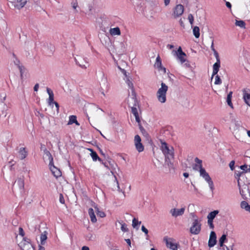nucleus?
I'll return each mask as SVG.
<instances>
[{"instance_id":"15","label":"nucleus","mask_w":250,"mask_h":250,"mask_svg":"<svg viewBox=\"0 0 250 250\" xmlns=\"http://www.w3.org/2000/svg\"><path fill=\"white\" fill-rule=\"evenodd\" d=\"M75 61L77 64L83 69H86L88 66V63L86 60L82 57H79L75 58Z\"/></svg>"},{"instance_id":"44","label":"nucleus","mask_w":250,"mask_h":250,"mask_svg":"<svg viewBox=\"0 0 250 250\" xmlns=\"http://www.w3.org/2000/svg\"><path fill=\"white\" fill-rule=\"evenodd\" d=\"M137 225H138V221L134 218L132 220V226L135 228Z\"/></svg>"},{"instance_id":"33","label":"nucleus","mask_w":250,"mask_h":250,"mask_svg":"<svg viewBox=\"0 0 250 250\" xmlns=\"http://www.w3.org/2000/svg\"><path fill=\"white\" fill-rule=\"evenodd\" d=\"M211 49L212 50V51L213 52L214 55L216 59V61L220 60L219 54L214 47V43H213V40H211Z\"/></svg>"},{"instance_id":"14","label":"nucleus","mask_w":250,"mask_h":250,"mask_svg":"<svg viewBox=\"0 0 250 250\" xmlns=\"http://www.w3.org/2000/svg\"><path fill=\"white\" fill-rule=\"evenodd\" d=\"M184 6L182 4H178L174 8L173 16L175 18L181 16L184 12Z\"/></svg>"},{"instance_id":"12","label":"nucleus","mask_w":250,"mask_h":250,"mask_svg":"<svg viewBox=\"0 0 250 250\" xmlns=\"http://www.w3.org/2000/svg\"><path fill=\"white\" fill-rule=\"evenodd\" d=\"M173 160L174 158H169L168 157L165 158V164L164 165V167L166 168H167L169 172L174 171V170Z\"/></svg>"},{"instance_id":"31","label":"nucleus","mask_w":250,"mask_h":250,"mask_svg":"<svg viewBox=\"0 0 250 250\" xmlns=\"http://www.w3.org/2000/svg\"><path fill=\"white\" fill-rule=\"evenodd\" d=\"M240 206L242 208L245 209L246 211L250 212V205L246 201H242Z\"/></svg>"},{"instance_id":"40","label":"nucleus","mask_w":250,"mask_h":250,"mask_svg":"<svg viewBox=\"0 0 250 250\" xmlns=\"http://www.w3.org/2000/svg\"><path fill=\"white\" fill-rule=\"evenodd\" d=\"M188 19L191 25H192L194 21V18L191 14H190L188 16Z\"/></svg>"},{"instance_id":"20","label":"nucleus","mask_w":250,"mask_h":250,"mask_svg":"<svg viewBox=\"0 0 250 250\" xmlns=\"http://www.w3.org/2000/svg\"><path fill=\"white\" fill-rule=\"evenodd\" d=\"M46 91L49 95L48 103L49 105H51L55 102L54 101V93L52 90L48 87H47Z\"/></svg>"},{"instance_id":"16","label":"nucleus","mask_w":250,"mask_h":250,"mask_svg":"<svg viewBox=\"0 0 250 250\" xmlns=\"http://www.w3.org/2000/svg\"><path fill=\"white\" fill-rule=\"evenodd\" d=\"M216 235L214 231H212L210 232L209 240L208 242V246L209 248L213 247L216 244Z\"/></svg>"},{"instance_id":"56","label":"nucleus","mask_w":250,"mask_h":250,"mask_svg":"<svg viewBox=\"0 0 250 250\" xmlns=\"http://www.w3.org/2000/svg\"><path fill=\"white\" fill-rule=\"evenodd\" d=\"M39 87V84L36 83L34 87V90L35 91H37L38 90Z\"/></svg>"},{"instance_id":"8","label":"nucleus","mask_w":250,"mask_h":250,"mask_svg":"<svg viewBox=\"0 0 250 250\" xmlns=\"http://www.w3.org/2000/svg\"><path fill=\"white\" fill-rule=\"evenodd\" d=\"M131 101L134 103L133 104V106H131L130 103L128 104L129 106L131 108V112L134 115L136 119V121L138 123H140L141 122L140 117L139 116V114L138 113V110L137 108L135 107L136 106L137 101L135 97H132L131 98Z\"/></svg>"},{"instance_id":"42","label":"nucleus","mask_w":250,"mask_h":250,"mask_svg":"<svg viewBox=\"0 0 250 250\" xmlns=\"http://www.w3.org/2000/svg\"><path fill=\"white\" fill-rule=\"evenodd\" d=\"M138 125L139 126V129L141 131V132L142 133V134H143L144 135H145L146 134V132L145 130V129H144V128L141 125V122L140 123H138Z\"/></svg>"},{"instance_id":"30","label":"nucleus","mask_w":250,"mask_h":250,"mask_svg":"<svg viewBox=\"0 0 250 250\" xmlns=\"http://www.w3.org/2000/svg\"><path fill=\"white\" fill-rule=\"evenodd\" d=\"M219 213V211L218 210H215L213 211L210 212L208 213L207 216L208 219L212 220L214 219L217 214Z\"/></svg>"},{"instance_id":"13","label":"nucleus","mask_w":250,"mask_h":250,"mask_svg":"<svg viewBox=\"0 0 250 250\" xmlns=\"http://www.w3.org/2000/svg\"><path fill=\"white\" fill-rule=\"evenodd\" d=\"M185 211V208H182L180 209L174 208L170 209V213L173 217H177L179 216H182L183 215Z\"/></svg>"},{"instance_id":"24","label":"nucleus","mask_w":250,"mask_h":250,"mask_svg":"<svg viewBox=\"0 0 250 250\" xmlns=\"http://www.w3.org/2000/svg\"><path fill=\"white\" fill-rule=\"evenodd\" d=\"M20 158L21 160L25 159L27 155V151L25 147H21L19 151Z\"/></svg>"},{"instance_id":"6","label":"nucleus","mask_w":250,"mask_h":250,"mask_svg":"<svg viewBox=\"0 0 250 250\" xmlns=\"http://www.w3.org/2000/svg\"><path fill=\"white\" fill-rule=\"evenodd\" d=\"M247 172L246 171H237L235 172V178L237 180L238 186L239 188L240 193L241 195L243 197L244 196V192L243 189L240 188L241 182H242L243 180L246 178L245 173Z\"/></svg>"},{"instance_id":"4","label":"nucleus","mask_w":250,"mask_h":250,"mask_svg":"<svg viewBox=\"0 0 250 250\" xmlns=\"http://www.w3.org/2000/svg\"><path fill=\"white\" fill-rule=\"evenodd\" d=\"M201 220H193L191 226L189 229V232L194 235L199 234L201 231Z\"/></svg>"},{"instance_id":"1","label":"nucleus","mask_w":250,"mask_h":250,"mask_svg":"<svg viewBox=\"0 0 250 250\" xmlns=\"http://www.w3.org/2000/svg\"><path fill=\"white\" fill-rule=\"evenodd\" d=\"M195 162L199 164L200 175L208 183V186L211 191L214 190L213 182L210 177L209 174L206 172L205 168L202 167V161L197 157L195 159Z\"/></svg>"},{"instance_id":"63","label":"nucleus","mask_w":250,"mask_h":250,"mask_svg":"<svg viewBox=\"0 0 250 250\" xmlns=\"http://www.w3.org/2000/svg\"><path fill=\"white\" fill-rule=\"evenodd\" d=\"M167 47L168 48L170 49H171L173 48H174V46L173 45H172V44H167Z\"/></svg>"},{"instance_id":"39","label":"nucleus","mask_w":250,"mask_h":250,"mask_svg":"<svg viewBox=\"0 0 250 250\" xmlns=\"http://www.w3.org/2000/svg\"><path fill=\"white\" fill-rule=\"evenodd\" d=\"M121 230L124 232H127L128 229L127 228V226L125 223L122 224Z\"/></svg>"},{"instance_id":"59","label":"nucleus","mask_w":250,"mask_h":250,"mask_svg":"<svg viewBox=\"0 0 250 250\" xmlns=\"http://www.w3.org/2000/svg\"><path fill=\"white\" fill-rule=\"evenodd\" d=\"M53 104L55 105V106H56V107L57 108V110L58 111L59 109V104L57 102H54Z\"/></svg>"},{"instance_id":"18","label":"nucleus","mask_w":250,"mask_h":250,"mask_svg":"<svg viewBox=\"0 0 250 250\" xmlns=\"http://www.w3.org/2000/svg\"><path fill=\"white\" fill-rule=\"evenodd\" d=\"M243 98L246 103L250 106V90L244 89L243 90Z\"/></svg>"},{"instance_id":"47","label":"nucleus","mask_w":250,"mask_h":250,"mask_svg":"<svg viewBox=\"0 0 250 250\" xmlns=\"http://www.w3.org/2000/svg\"><path fill=\"white\" fill-rule=\"evenodd\" d=\"M19 234L20 235H21L22 239L23 238H24L23 236L24 235V232L23 229L21 227L19 228Z\"/></svg>"},{"instance_id":"62","label":"nucleus","mask_w":250,"mask_h":250,"mask_svg":"<svg viewBox=\"0 0 250 250\" xmlns=\"http://www.w3.org/2000/svg\"><path fill=\"white\" fill-rule=\"evenodd\" d=\"M223 250H232V248L231 247L229 248L225 246V248H223Z\"/></svg>"},{"instance_id":"27","label":"nucleus","mask_w":250,"mask_h":250,"mask_svg":"<svg viewBox=\"0 0 250 250\" xmlns=\"http://www.w3.org/2000/svg\"><path fill=\"white\" fill-rule=\"evenodd\" d=\"M88 214L90 216L91 221L93 223H96L97 222V219L93 208H89Z\"/></svg>"},{"instance_id":"38","label":"nucleus","mask_w":250,"mask_h":250,"mask_svg":"<svg viewBox=\"0 0 250 250\" xmlns=\"http://www.w3.org/2000/svg\"><path fill=\"white\" fill-rule=\"evenodd\" d=\"M222 83L221 79L218 75L215 76V81L214 82L215 84H220Z\"/></svg>"},{"instance_id":"29","label":"nucleus","mask_w":250,"mask_h":250,"mask_svg":"<svg viewBox=\"0 0 250 250\" xmlns=\"http://www.w3.org/2000/svg\"><path fill=\"white\" fill-rule=\"evenodd\" d=\"M110 33L111 35H121V31L119 27H115L113 28H111L110 30Z\"/></svg>"},{"instance_id":"61","label":"nucleus","mask_w":250,"mask_h":250,"mask_svg":"<svg viewBox=\"0 0 250 250\" xmlns=\"http://www.w3.org/2000/svg\"><path fill=\"white\" fill-rule=\"evenodd\" d=\"M125 241L129 246H131V241L129 239H126Z\"/></svg>"},{"instance_id":"58","label":"nucleus","mask_w":250,"mask_h":250,"mask_svg":"<svg viewBox=\"0 0 250 250\" xmlns=\"http://www.w3.org/2000/svg\"><path fill=\"white\" fill-rule=\"evenodd\" d=\"M170 0H164L165 5L167 6L170 3Z\"/></svg>"},{"instance_id":"28","label":"nucleus","mask_w":250,"mask_h":250,"mask_svg":"<svg viewBox=\"0 0 250 250\" xmlns=\"http://www.w3.org/2000/svg\"><path fill=\"white\" fill-rule=\"evenodd\" d=\"M88 150L91 152L90 156H91L94 161H96L97 160H98L99 161H101V159L98 156L95 151H93L91 148H88Z\"/></svg>"},{"instance_id":"11","label":"nucleus","mask_w":250,"mask_h":250,"mask_svg":"<svg viewBox=\"0 0 250 250\" xmlns=\"http://www.w3.org/2000/svg\"><path fill=\"white\" fill-rule=\"evenodd\" d=\"M172 53L174 55H176L178 59L182 63L186 61L184 57L186 56V54L182 51L181 47L180 46L177 51L173 50Z\"/></svg>"},{"instance_id":"48","label":"nucleus","mask_w":250,"mask_h":250,"mask_svg":"<svg viewBox=\"0 0 250 250\" xmlns=\"http://www.w3.org/2000/svg\"><path fill=\"white\" fill-rule=\"evenodd\" d=\"M141 229L142 230V231H143L146 235L147 236H148V230L145 228V227L144 226H142V228H141Z\"/></svg>"},{"instance_id":"2","label":"nucleus","mask_w":250,"mask_h":250,"mask_svg":"<svg viewBox=\"0 0 250 250\" xmlns=\"http://www.w3.org/2000/svg\"><path fill=\"white\" fill-rule=\"evenodd\" d=\"M161 87L157 92V97L158 101L161 103L166 101V93L168 90V86L163 82L161 84Z\"/></svg>"},{"instance_id":"36","label":"nucleus","mask_w":250,"mask_h":250,"mask_svg":"<svg viewBox=\"0 0 250 250\" xmlns=\"http://www.w3.org/2000/svg\"><path fill=\"white\" fill-rule=\"evenodd\" d=\"M235 25L239 26L242 28H246V27H245L246 23L243 21H242V20H240V21L236 20Z\"/></svg>"},{"instance_id":"54","label":"nucleus","mask_w":250,"mask_h":250,"mask_svg":"<svg viewBox=\"0 0 250 250\" xmlns=\"http://www.w3.org/2000/svg\"><path fill=\"white\" fill-rule=\"evenodd\" d=\"M193 168L195 170H198V169H199V164L196 163V164H195V165L193 166Z\"/></svg>"},{"instance_id":"10","label":"nucleus","mask_w":250,"mask_h":250,"mask_svg":"<svg viewBox=\"0 0 250 250\" xmlns=\"http://www.w3.org/2000/svg\"><path fill=\"white\" fill-rule=\"evenodd\" d=\"M134 144L136 149L139 152H142L144 149V147L141 143V139L139 135H136L134 137Z\"/></svg>"},{"instance_id":"3","label":"nucleus","mask_w":250,"mask_h":250,"mask_svg":"<svg viewBox=\"0 0 250 250\" xmlns=\"http://www.w3.org/2000/svg\"><path fill=\"white\" fill-rule=\"evenodd\" d=\"M161 149L165 155V158H174V148L173 147L169 148L166 143H162Z\"/></svg>"},{"instance_id":"45","label":"nucleus","mask_w":250,"mask_h":250,"mask_svg":"<svg viewBox=\"0 0 250 250\" xmlns=\"http://www.w3.org/2000/svg\"><path fill=\"white\" fill-rule=\"evenodd\" d=\"M235 161L234 160L231 161L229 164V167L231 170L234 169Z\"/></svg>"},{"instance_id":"53","label":"nucleus","mask_w":250,"mask_h":250,"mask_svg":"<svg viewBox=\"0 0 250 250\" xmlns=\"http://www.w3.org/2000/svg\"><path fill=\"white\" fill-rule=\"evenodd\" d=\"M114 177H115V182H116V184L117 185L118 190L120 191V188L119 187V184L118 181H117V178L115 175H114Z\"/></svg>"},{"instance_id":"19","label":"nucleus","mask_w":250,"mask_h":250,"mask_svg":"<svg viewBox=\"0 0 250 250\" xmlns=\"http://www.w3.org/2000/svg\"><path fill=\"white\" fill-rule=\"evenodd\" d=\"M43 153L44 155L43 156V158L44 161L47 159L49 162V164H52L53 162V158L50 152L48 150H46L44 151Z\"/></svg>"},{"instance_id":"55","label":"nucleus","mask_w":250,"mask_h":250,"mask_svg":"<svg viewBox=\"0 0 250 250\" xmlns=\"http://www.w3.org/2000/svg\"><path fill=\"white\" fill-rule=\"evenodd\" d=\"M72 7L74 9H76L78 7V3L76 2H74L72 3Z\"/></svg>"},{"instance_id":"26","label":"nucleus","mask_w":250,"mask_h":250,"mask_svg":"<svg viewBox=\"0 0 250 250\" xmlns=\"http://www.w3.org/2000/svg\"><path fill=\"white\" fill-rule=\"evenodd\" d=\"M125 81H126V82L129 88H130L131 90L132 95L133 96V97H135L136 94H135V90L134 89L133 83H132L131 81H130L128 77L126 78Z\"/></svg>"},{"instance_id":"34","label":"nucleus","mask_w":250,"mask_h":250,"mask_svg":"<svg viewBox=\"0 0 250 250\" xmlns=\"http://www.w3.org/2000/svg\"><path fill=\"white\" fill-rule=\"evenodd\" d=\"M40 239L41 245H43L45 243L46 240L47 239V232L46 231H44L43 233L41 234Z\"/></svg>"},{"instance_id":"32","label":"nucleus","mask_w":250,"mask_h":250,"mask_svg":"<svg viewBox=\"0 0 250 250\" xmlns=\"http://www.w3.org/2000/svg\"><path fill=\"white\" fill-rule=\"evenodd\" d=\"M232 95V92L230 91L228 94L227 98V102L228 103V104L231 108H233V104H232V103L231 102Z\"/></svg>"},{"instance_id":"37","label":"nucleus","mask_w":250,"mask_h":250,"mask_svg":"<svg viewBox=\"0 0 250 250\" xmlns=\"http://www.w3.org/2000/svg\"><path fill=\"white\" fill-rule=\"evenodd\" d=\"M77 117L75 115H71L69 117V121L67 125H72V124L76 122Z\"/></svg>"},{"instance_id":"5","label":"nucleus","mask_w":250,"mask_h":250,"mask_svg":"<svg viewBox=\"0 0 250 250\" xmlns=\"http://www.w3.org/2000/svg\"><path fill=\"white\" fill-rule=\"evenodd\" d=\"M19 246L22 250H35V249L30 242V240L26 238H23L22 241L18 244Z\"/></svg>"},{"instance_id":"23","label":"nucleus","mask_w":250,"mask_h":250,"mask_svg":"<svg viewBox=\"0 0 250 250\" xmlns=\"http://www.w3.org/2000/svg\"><path fill=\"white\" fill-rule=\"evenodd\" d=\"M7 106L3 102L0 104V116L6 117L7 115Z\"/></svg>"},{"instance_id":"41","label":"nucleus","mask_w":250,"mask_h":250,"mask_svg":"<svg viewBox=\"0 0 250 250\" xmlns=\"http://www.w3.org/2000/svg\"><path fill=\"white\" fill-rule=\"evenodd\" d=\"M227 240V235L226 234H223L219 240V242H224Z\"/></svg>"},{"instance_id":"25","label":"nucleus","mask_w":250,"mask_h":250,"mask_svg":"<svg viewBox=\"0 0 250 250\" xmlns=\"http://www.w3.org/2000/svg\"><path fill=\"white\" fill-rule=\"evenodd\" d=\"M154 66L159 68V69L164 70L165 71H166V68L162 66L161 58L159 55L156 58V62L155 63Z\"/></svg>"},{"instance_id":"46","label":"nucleus","mask_w":250,"mask_h":250,"mask_svg":"<svg viewBox=\"0 0 250 250\" xmlns=\"http://www.w3.org/2000/svg\"><path fill=\"white\" fill-rule=\"evenodd\" d=\"M59 200L62 204H64L65 200L62 194H60Z\"/></svg>"},{"instance_id":"60","label":"nucleus","mask_w":250,"mask_h":250,"mask_svg":"<svg viewBox=\"0 0 250 250\" xmlns=\"http://www.w3.org/2000/svg\"><path fill=\"white\" fill-rule=\"evenodd\" d=\"M226 6H227L228 8H230V9L231 8V4H230V2L227 1V2H226Z\"/></svg>"},{"instance_id":"9","label":"nucleus","mask_w":250,"mask_h":250,"mask_svg":"<svg viewBox=\"0 0 250 250\" xmlns=\"http://www.w3.org/2000/svg\"><path fill=\"white\" fill-rule=\"evenodd\" d=\"M164 240L166 242V246L168 248L172 250H177L178 244L174 242V240L173 239L167 238L165 237Z\"/></svg>"},{"instance_id":"51","label":"nucleus","mask_w":250,"mask_h":250,"mask_svg":"<svg viewBox=\"0 0 250 250\" xmlns=\"http://www.w3.org/2000/svg\"><path fill=\"white\" fill-rule=\"evenodd\" d=\"M190 215L193 218V220H199L197 216L194 213H190Z\"/></svg>"},{"instance_id":"64","label":"nucleus","mask_w":250,"mask_h":250,"mask_svg":"<svg viewBox=\"0 0 250 250\" xmlns=\"http://www.w3.org/2000/svg\"><path fill=\"white\" fill-rule=\"evenodd\" d=\"M82 250H89V249L87 246H83L82 247Z\"/></svg>"},{"instance_id":"22","label":"nucleus","mask_w":250,"mask_h":250,"mask_svg":"<svg viewBox=\"0 0 250 250\" xmlns=\"http://www.w3.org/2000/svg\"><path fill=\"white\" fill-rule=\"evenodd\" d=\"M91 206L93 207L94 208L96 209L97 215L99 216L102 218L105 216V213L104 211H100L99 210V208H98L97 205H96V204L92 201L91 202Z\"/></svg>"},{"instance_id":"43","label":"nucleus","mask_w":250,"mask_h":250,"mask_svg":"<svg viewBox=\"0 0 250 250\" xmlns=\"http://www.w3.org/2000/svg\"><path fill=\"white\" fill-rule=\"evenodd\" d=\"M208 224L210 229H214V225L213 224L212 220L208 219Z\"/></svg>"},{"instance_id":"35","label":"nucleus","mask_w":250,"mask_h":250,"mask_svg":"<svg viewBox=\"0 0 250 250\" xmlns=\"http://www.w3.org/2000/svg\"><path fill=\"white\" fill-rule=\"evenodd\" d=\"M193 33L196 38L200 37V29L198 26H194L193 28Z\"/></svg>"},{"instance_id":"7","label":"nucleus","mask_w":250,"mask_h":250,"mask_svg":"<svg viewBox=\"0 0 250 250\" xmlns=\"http://www.w3.org/2000/svg\"><path fill=\"white\" fill-rule=\"evenodd\" d=\"M13 188L15 190L18 191L21 194L23 193L24 191V179L22 178H19L15 181Z\"/></svg>"},{"instance_id":"57","label":"nucleus","mask_w":250,"mask_h":250,"mask_svg":"<svg viewBox=\"0 0 250 250\" xmlns=\"http://www.w3.org/2000/svg\"><path fill=\"white\" fill-rule=\"evenodd\" d=\"M224 242H219V246H220V248H219V249H221V248H225V246L224 245Z\"/></svg>"},{"instance_id":"50","label":"nucleus","mask_w":250,"mask_h":250,"mask_svg":"<svg viewBox=\"0 0 250 250\" xmlns=\"http://www.w3.org/2000/svg\"><path fill=\"white\" fill-rule=\"evenodd\" d=\"M14 63L16 65H19V68L20 69L21 72V67L19 65L20 61L16 58V61H14Z\"/></svg>"},{"instance_id":"52","label":"nucleus","mask_w":250,"mask_h":250,"mask_svg":"<svg viewBox=\"0 0 250 250\" xmlns=\"http://www.w3.org/2000/svg\"><path fill=\"white\" fill-rule=\"evenodd\" d=\"M41 150L44 152V151H45V150H46L47 149L46 148L45 146L44 145L41 144Z\"/></svg>"},{"instance_id":"21","label":"nucleus","mask_w":250,"mask_h":250,"mask_svg":"<svg viewBox=\"0 0 250 250\" xmlns=\"http://www.w3.org/2000/svg\"><path fill=\"white\" fill-rule=\"evenodd\" d=\"M220 67V61L218 60L213 65V72H212L211 79H212L214 75H215L217 74L218 72L219 71Z\"/></svg>"},{"instance_id":"17","label":"nucleus","mask_w":250,"mask_h":250,"mask_svg":"<svg viewBox=\"0 0 250 250\" xmlns=\"http://www.w3.org/2000/svg\"><path fill=\"white\" fill-rule=\"evenodd\" d=\"M49 166L50 170L55 177L58 178L62 175V172L61 170L55 166H54L53 163L52 164H49Z\"/></svg>"},{"instance_id":"49","label":"nucleus","mask_w":250,"mask_h":250,"mask_svg":"<svg viewBox=\"0 0 250 250\" xmlns=\"http://www.w3.org/2000/svg\"><path fill=\"white\" fill-rule=\"evenodd\" d=\"M240 168L243 170V171H246V169H248V165H242V166H241Z\"/></svg>"}]
</instances>
